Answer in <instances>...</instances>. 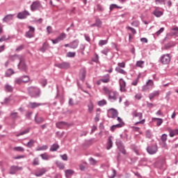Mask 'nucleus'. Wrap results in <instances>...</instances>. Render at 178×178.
<instances>
[{
	"instance_id": "nucleus-1",
	"label": "nucleus",
	"mask_w": 178,
	"mask_h": 178,
	"mask_svg": "<svg viewBox=\"0 0 178 178\" xmlns=\"http://www.w3.org/2000/svg\"><path fill=\"white\" fill-rule=\"evenodd\" d=\"M28 94L31 98H38L41 95V90L37 87L31 86L27 89Z\"/></svg>"
},
{
	"instance_id": "nucleus-2",
	"label": "nucleus",
	"mask_w": 178,
	"mask_h": 178,
	"mask_svg": "<svg viewBox=\"0 0 178 178\" xmlns=\"http://www.w3.org/2000/svg\"><path fill=\"white\" fill-rule=\"evenodd\" d=\"M133 119L136 118H138L139 122H137L135 123V125L137 126V124H144L145 120H143V113H138L137 110H134L131 113Z\"/></svg>"
},
{
	"instance_id": "nucleus-3",
	"label": "nucleus",
	"mask_w": 178,
	"mask_h": 178,
	"mask_svg": "<svg viewBox=\"0 0 178 178\" xmlns=\"http://www.w3.org/2000/svg\"><path fill=\"white\" fill-rule=\"evenodd\" d=\"M104 91L106 95L108 96V99H113V101H116V99H118V92L116 91L109 90L108 88H104Z\"/></svg>"
},
{
	"instance_id": "nucleus-4",
	"label": "nucleus",
	"mask_w": 178,
	"mask_h": 178,
	"mask_svg": "<svg viewBox=\"0 0 178 178\" xmlns=\"http://www.w3.org/2000/svg\"><path fill=\"white\" fill-rule=\"evenodd\" d=\"M154 81H152V79H149L146 82V84L142 87L143 92H149L150 90H152V88H154Z\"/></svg>"
},
{
	"instance_id": "nucleus-5",
	"label": "nucleus",
	"mask_w": 178,
	"mask_h": 178,
	"mask_svg": "<svg viewBox=\"0 0 178 178\" xmlns=\"http://www.w3.org/2000/svg\"><path fill=\"white\" fill-rule=\"evenodd\" d=\"M172 58L170 57V54H163L160 57V62L162 65H169L170 63Z\"/></svg>"
},
{
	"instance_id": "nucleus-6",
	"label": "nucleus",
	"mask_w": 178,
	"mask_h": 178,
	"mask_svg": "<svg viewBox=\"0 0 178 178\" xmlns=\"http://www.w3.org/2000/svg\"><path fill=\"white\" fill-rule=\"evenodd\" d=\"M118 115L119 112L115 108H110L108 110L107 116L111 119H116Z\"/></svg>"
},
{
	"instance_id": "nucleus-7",
	"label": "nucleus",
	"mask_w": 178,
	"mask_h": 178,
	"mask_svg": "<svg viewBox=\"0 0 178 178\" xmlns=\"http://www.w3.org/2000/svg\"><path fill=\"white\" fill-rule=\"evenodd\" d=\"M119 151L123 154V155H127V152H126V149H124V145H123V142L122 140H118L115 143Z\"/></svg>"
},
{
	"instance_id": "nucleus-8",
	"label": "nucleus",
	"mask_w": 178,
	"mask_h": 178,
	"mask_svg": "<svg viewBox=\"0 0 178 178\" xmlns=\"http://www.w3.org/2000/svg\"><path fill=\"white\" fill-rule=\"evenodd\" d=\"M18 69L22 72L27 71V65H26V60H24V57H22V59L19 60V63L18 64Z\"/></svg>"
},
{
	"instance_id": "nucleus-9",
	"label": "nucleus",
	"mask_w": 178,
	"mask_h": 178,
	"mask_svg": "<svg viewBox=\"0 0 178 178\" xmlns=\"http://www.w3.org/2000/svg\"><path fill=\"white\" fill-rule=\"evenodd\" d=\"M65 38H66V33H62L55 40L50 39V41H51L53 44H58L60 42V41H63Z\"/></svg>"
},
{
	"instance_id": "nucleus-10",
	"label": "nucleus",
	"mask_w": 178,
	"mask_h": 178,
	"mask_svg": "<svg viewBox=\"0 0 178 178\" xmlns=\"http://www.w3.org/2000/svg\"><path fill=\"white\" fill-rule=\"evenodd\" d=\"M23 79H26V80H24ZM29 81H30V76L24 75L23 76V78H22V76L19 78H17L15 81V83H16V84L20 85L22 83H29Z\"/></svg>"
},
{
	"instance_id": "nucleus-11",
	"label": "nucleus",
	"mask_w": 178,
	"mask_h": 178,
	"mask_svg": "<svg viewBox=\"0 0 178 178\" xmlns=\"http://www.w3.org/2000/svg\"><path fill=\"white\" fill-rule=\"evenodd\" d=\"M28 29H29V31L26 33L25 36L26 38H33L35 35L34 33H35V28L29 26H28Z\"/></svg>"
},
{
	"instance_id": "nucleus-12",
	"label": "nucleus",
	"mask_w": 178,
	"mask_h": 178,
	"mask_svg": "<svg viewBox=\"0 0 178 178\" xmlns=\"http://www.w3.org/2000/svg\"><path fill=\"white\" fill-rule=\"evenodd\" d=\"M147 151L150 155H154V154H156V152H158V146L156 145L148 146L147 147Z\"/></svg>"
},
{
	"instance_id": "nucleus-13",
	"label": "nucleus",
	"mask_w": 178,
	"mask_h": 178,
	"mask_svg": "<svg viewBox=\"0 0 178 178\" xmlns=\"http://www.w3.org/2000/svg\"><path fill=\"white\" fill-rule=\"evenodd\" d=\"M23 170V167H19L18 165H12L10 168V175H16L17 172Z\"/></svg>"
},
{
	"instance_id": "nucleus-14",
	"label": "nucleus",
	"mask_w": 178,
	"mask_h": 178,
	"mask_svg": "<svg viewBox=\"0 0 178 178\" xmlns=\"http://www.w3.org/2000/svg\"><path fill=\"white\" fill-rule=\"evenodd\" d=\"M34 121L36 124H42L45 122V118L44 117H41L38 115V113L35 115Z\"/></svg>"
},
{
	"instance_id": "nucleus-15",
	"label": "nucleus",
	"mask_w": 178,
	"mask_h": 178,
	"mask_svg": "<svg viewBox=\"0 0 178 178\" xmlns=\"http://www.w3.org/2000/svg\"><path fill=\"white\" fill-rule=\"evenodd\" d=\"M165 163H166L165 159H161L157 162H156L154 165L156 168H158V169H164Z\"/></svg>"
},
{
	"instance_id": "nucleus-16",
	"label": "nucleus",
	"mask_w": 178,
	"mask_h": 178,
	"mask_svg": "<svg viewBox=\"0 0 178 178\" xmlns=\"http://www.w3.org/2000/svg\"><path fill=\"white\" fill-rule=\"evenodd\" d=\"M55 66L56 67H58V69H63L66 70L67 69H69V67H70V63L67 62H63L61 63L56 64Z\"/></svg>"
},
{
	"instance_id": "nucleus-17",
	"label": "nucleus",
	"mask_w": 178,
	"mask_h": 178,
	"mask_svg": "<svg viewBox=\"0 0 178 178\" xmlns=\"http://www.w3.org/2000/svg\"><path fill=\"white\" fill-rule=\"evenodd\" d=\"M40 8H41V2L36 1L33 2V3L31 4V10H32V12H34L40 9Z\"/></svg>"
},
{
	"instance_id": "nucleus-18",
	"label": "nucleus",
	"mask_w": 178,
	"mask_h": 178,
	"mask_svg": "<svg viewBox=\"0 0 178 178\" xmlns=\"http://www.w3.org/2000/svg\"><path fill=\"white\" fill-rule=\"evenodd\" d=\"M27 16H30V13L27 10H24L22 12H20L17 14V17L18 19H26L27 18Z\"/></svg>"
},
{
	"instance_id": "nucleus-19",
	"label": "nucleus",
	"mask_w": 178,
	"mask_h": 178,
	"mask_svg": "<svg viewBox=\"0 0 178 178\" xmlns=\"http://www.w3.org/2000/svg\"><path fill=\"white\" fill-rule=\"evenodd\" d=\"M119 83H120V91H122V92H126V91H127L126 81L124 80H123V79L121 78L119 80Z\"/></svg>"
},
{
	"instance_id": "nucleus-20",
	"label": "nucleus",
	"mask_w": 178,
	"mask_h": 178,
	"mask_svg": "<svg viewBox=\"0 0 178 178\" xmlns=\"http://www.w3.org/2000/svg\"><path fill=\"white\" fill-rule=\"evenodd\" d=\"M48 172V170L47 168H41L38 172L35 173V176L37 177H40V176H42L43 175H45Z\"/></svg>"
},
{
	"instance_id": "nucleus-21",
	"label": "nucleus",
	"mask_w": 178,
	"mask_h": 178,
	"mask_svg": "<svg viewBox=\"0 0 178 178\" xmlns=\"http://www.w3.org/2000/svg\"><path fill=\"white\" fill-rule=\"evenodd\" d=\"M86 68H82L80 70V73H79V77L82 81H84V80H86Z\"/></svg>"
},
{
	"instance_id": "nucleus-22",
	"label": "nucleus",
	"mask_w": 178,
	"mask_h": 178,
	"mask_svg": "<svg viewBox=\"0 0 178 178\" xmlns=\"http://www.w3.org/2000/svg\"><path fill=\"white\" fill-rule=\"evenodd\" d=\"M3 90L6 92H13V87L8 83L3 86Z\"/></svg>"
},
{
	"instance_id": "nucleus-23",
	"label": "nucleus",
	"mask_w": 178,
	"mask_h": 178,
	"mask_svg": "<svg viewBox=\"0 0 178 178\" xmlns=\"http://www.w3.org/2000/svg\"><path fill=\"white\" fill-rule=\"evenodd\" d=\"M42 104L37 103V102H29V106L31 109H35V108H38V106H42Z\"/></svg>"
},
{
	"instance_id": "nucleus-24",
	"label": "nucleus",
	"mask_w": 178,
	"mask_h": 178,
	"mask_svg": "<svg viewBox=\"0 0 178 178\" xmlns=\"http://www.w3.org/2000/svg\"><path fill=\"white\" fill-rule=\"evenodd\" d=\"M59 148H60L59 145L57 143H56L51 145L49 151H50V152H55Z\"/></svg>"
},
{
	"instance_id": "nucleus-25",
	"label": "nucleus",
	"mask_w": 178,
	"mask_h": 178,
	"mask_svg": "<svg viewBox=\"0 0 178 178\" xmlns=\"http://www.w3.org/2000/svg\"><path fill=\"white\" fill-rule=\"evenodd\" d=\"M160 92L159 90H155L154 92H152V93H150L149 95V98L150 99V101H152V99H154V98H155V97H159Z\"/></svg>"
},
{
	"instance_id": "nucleus-26",
	"label": "nucleus",
	"mask_w": 178,
	"mask_h": 178,
	"mask_svg": "<svg viewBox=\"0 0 178 178\" xmlns=\"http://www.w3.org/2000/svg\"><path fill=\"white\" fill-rule=\"evenodd\" d=\"M168 131H169L170 137H175V136H178V129H169Z\"/></svg>"
},
{
	"instance_id": "nucleus-27",
	"label": "nucleus",
	"mask_w": 178,
	"mask_h": 178,
	"mask_svg": "<svg viewBox=\"0 0 178 178\" xmlns=\"http://www.w3.org/2000/svg\"><path fill=\"white\" fill-rule=\"evenodd\" d=\"M79 43L80 41H79V40H75L72 41V42H70V48H72V49H76V48L79 47Z\"/></svg>"
},
{
	"instance_id": "nucleus-28",
	"label": "nucleus",
	"mask_w": 178,
	"mask_h": 178,
	"mask_svg": "<svg viewBox=\"0 0 178 178\" xmlns=\"http://www.w3.org/2000/svg\"><path fill=\"white\" fill-rule=\"evenodd\" d=\"M22 57H23V56H22V55L15 54V55L10 56V59L13 61H15V60L20 61V60L22 58Z\"/></svg>"
},
{
	"instance_id": "nucleus-29",
	"label": "nucleus",
	"mask_w": 178,
	"mask_h": 178,
	"mask_svg": "<svg viewBox=\"0 0 178 178\" xmlns=\"http://www.w3.org/2000/svg\"><path fill=\"white\" fill-rule=\"evenodd\" d=\"M153 122H156V124L158 127L163 123V120L162 118H152Z\"/></svg>"
},
{
	"instance_id": "nucleus-30",
	"label": "nucleus",
	"mask_w": 178,
	"mask_h": 178,
	"mask_svg": "<svg viewBox=\"0 0 178 178\" xmlns=\"http://www.w3.org/2000/svg\"><path fill=\"white\" fill-rule=\"evenodd\" d=\"M176 45V43L175 42H170L164 45V49H170V48H173Z\"/></svg>"
},
{
	"instance_id": "nucleus-31",
	"label": "nucleus",
	"mask_w": 178,
	"mask_h": 178,
	"mask_svg": "<svg viewBox=\"0 0 178 178\" xmlns=\"http://www.w3.org/2000/svg\"><path fill=\"white\" fill-rule=\"evenodd\" d=\"M40 156L43 159V161H49L51 159V155L48 154V153H43L40 154Z\"/></svg>"
},
{
	"instance_id": "nucleus-32",
	"label": "nucleus",
	"mask_w": 178,
	"mask_h": 178,
	"mask_svg": "<svg viewBox=\"0 0 178 178\" xmlns=\"http://www.w3.org/2000/svg\"><path fill=\"white\" fill-rule=\"evenodd\" d=\"M113 147V142L112 141V136H109L107 141L106 149H111Z\"/></svg>"
},
{
	"instance_id": "nucleus-33",
	"label": "nucleus",
	"mask_w": 178,
	"mask_h": 178,
	"mask_svg": "<svg viewBox=\"0 0 178 178\" xmlns=\"http://www.w3.org/2000/svg\"><path fill=\"white\" fill-rule=\"evenodd\" d=\"M10 20H13V15H12V14L7 15L3 19V22H5L6 23H9V22H10Z\"/></svg>"
},
{
	"instance_id": "nucleus-34",
	"label": "nucleus",
	"mask_w": 178,
	"mask_h": 178,
	"mask_svg": "<svg viewBox=\"0 0 178 178\" xmlns=\"http://www.w3.org/2000/svg\"><path fill=\"white\" fill-rule=\"evenodd\" d=\"M100 81H102V83H109V81H111V76L109 74H106L103 76V79H100Z\"/></svg>"
},
{
	"instance_id": "nucleus-35",
	"label": "nucleus",
	"mask_w": 178,
	"mask_h": 178,
	"mask_svg": "<svg viewBox=\"0 0 178 178\" xmlns=\"http://www.w3.org/2000/svg\"><path fill=\"white\" fill-rule=\"evenodd\" d=\"M10 118H11L13 120H16V119H18V118H20V115L17 112H13L10 114Z\"/></svg>"
},
{
	"instance_id": "nucleus-36",
	"label": "nucleus",
	"mask_w": 178,
	"mask_h": 178,
	"mask_svg": "<svg viewBox=\"0 0 178 178\" xmlns=\"http://www.w3.org/2000/svg\"><path fill=\"white\" fill-rule=\"evenodd\" d=\"M49 48V44L47 42H44L43 44H42V48L40 49V51L41 52H45V51L47 49H48Z\"/></svg>"
},
{
	"instance_id": "nucleus-37",
	"label": "nucleus",
	"mask_w": 178,
	"mask_h": 178,
	"mask_svg": "<svg viewBox=\"0 0 178 178\" xmlns=\"http://www.w3.org/2000/svg\"><path fill=\"white\" fill-rule=\"evenodd\" d=\"M67 122L61 121V122H57L56 126V127H58V129H63V126H67Z\"/></svg>"
},
{
	"instance_id": "nucleus-38",
	"label": "nucleus",
	"mask_w": 178,
	"mask_h": 178,
	"mask_svg": "<svg viewBox=\"0 0 178 178\" xmlns=\"http://www.w3.org/2000/svg\"><path fill=\"white\" fill-rule=\"evenodd\" d=\"M115 72H117V73H120V74H127V72L124 71V70L120 68V67H116Z\"/></svg>"
},
{
	"instance_id": "nucleus-39",
	"label": "nucleus",
	"mask_w": 178,
	"mask_h": 178,
	"mask_svg": "<svg viewBox=\"0 0 178 178\" xmlns=\"http://www.w3.org/2000/svg\"><path fill=\"white\" fill-rule=\"evenodd\" d=\"M74 175V171L72 170H65V177H70V176H73Z\"/></svg>"
},
{
	"instance_id": "nucleus-40",
	"label": "nucleus",
	"mask_w": 178,
	"mask_h": 178,
	"mask_svg": "<svg viewBox=\"0 0 178 178\" xmlns=\"http://www.w3.org/2000/svg\"><path fill=\"white\" fill-rule=\"evenodd\" d=\"M48 149V145H44L43 146H38L36 147L35 151H47Z\"/></svg>"
},
{
	"instance_id": "nucleus-41",
	"label": "nucleus",
	"mask_w": 178,
	"mask_h": 178,
	"mask_svg": "<svg viewBox=\"0 0 178 178\" xmlns=\"http://www.w3.org/2000/svg\"><path fill=\"white\" fill-rule=\"evenodd\" d=\"M13 74H15V71L13 69H8L6 72V76L10 77Z\"/></svg>"
},
{
	"instance_id": "nucleus-42",
	"label": "nucleus",
	"mask_w": 178,
	"mask_h": 178,
	"mask_svg": "<svg viewBox=\"0 0 178 178\" xmlns=\"http://www.w3.org/2000/svg\"><path fill=\"white\" fill-rule=\"evenodd\" d=\"M153 15L156 16V17H161V16L163 15V13L160 10H155L153 11Z\"/></svg>"
},
{
	"instance_id": "nucleus-43",
	"label": "nucleus",
	"mask_w": 178,
	"mask_h": 178,
	"mask_svg": "<svg viewBox=\"0 0 178 178\" xmlns=\"http://www.w3.org/2000/svg\"><path fill=\"white\" fill-rule=\"evenodd\" d=\"M56 165L57 168H59L61 170H63V169H65V164H63V162L56 161Z\"/></svg>"
},
{
	"instance_id": "nucleus-44",
	"label": "nucleus",
	"mask_w": 178,
	"mask_h": 178,
	"mask_svg": "<svg viewBox=\"0 0 178 178\" xmlns=\"http://www.w3.org/2000/svg\"><path fill=\"white\" fill-rule=\"evenodd\" d=\"M88 108L89 113H91L92 111H94V104H92V102H90V103L88 104Z\"/></svg>"
},
{
	"instance_id": "nucleus-45",
	"label": "nucleus",
	"mask_w": 178,
	"mask_h": 178,
	"mask_svg": "<svg viewBox=\"0 0 178 178\" xmlns=\"http://www.w3.org/2000/svg\"><path fill=\"white\" fill-rule=\"evenodd\" d=\"M35 143V141H34V140L31 139L29 140V142H28L25 145H26V147H28V148H31V147H33V145H34Z\"/></svg>"
},
{
	"instance_id": "nucleus-46",
	"label": "nucleus",
	"mask_w": 178,
	"mask_h": 178,
	"mask_svg": "<svg viewBox=\"0 0 178 178\" xmlns=\"http://www.w3.org/2000/svg\"><path fill=\"white\" fill-rule=\"evenodd\" d=\"M89 163H90V165H92L93 166H95V165L97 163H98V161L97 160H95L94 158L90 157L89 159Z\"/></svg>"
},
{
	"instance_id": "nucleus-47",
	"label": "nucleus",
	"mask_w": 178,
	"mask_h": 178,
	"mask_svg": "<svg viewBox=\"0 0 178 178\" xmlns=\"http://www.w3.org/2000/svg\"><path fill=\"white\" fill-rule=\"evenodd\" d=\"M111 51V49L109 48L106 47L103 50H102L101 53L103 54V55H105L106 56H108V53Z\"/></svg>"
},
{
	"instance_id": "nucleus-48",
	"label": "nucleus",
	"mask_w": 178,
	"mask_h": 178,
	"mask_svg": "<svg viewBox=\"0 0 178 178\" xmlns=\"http://www.w3.org/2000/svg\"><path fill=\"white\" fill-rule=\"evenodd\" d=\"M122 9V6H118V5H116V4H111V6H110V10L111 11H112V10H113V9Z\"/></svg>"
},
{
	"instance_id": "nucleus-49",
	"label": "nucleus",
	"mask_w": 178,
	"mask_h": 178,
	"mask_svg": "<svg viewBox=\"0 0 178 178\" xmlns=\"http://www.w3.org/2000/svg\"><path fill=\"white\" fill-rule=\"evenodd\" d=\"M30 131V129H27L17 134V137H20V136H24V134H27Z\"/></svg>"
},
{
	"instance_id": "nucleus-50",
	"label": "nucleus",
	"mask_w": 178,
	"mask_h": 178,
	"mask_svg": "<svg viewBox=\"0 0 178 178\" xmlns=\"http://www.w3.org/2000/svg\"><path fill=\"white\" fill-rule=\"evenodd\" d=\"M26 118L28 119V120H31V116H33V111H28L26 115Z\"/></svg>"
},
{
	"instance_id": "nucleus-51",
	"label": "nucleus",
	"mask_w": 178,
	"mask_h": 178,
	"mask_svg": "<svg viewBox=\"0 0 178 178\" xmlns=\"http://www.w3.org/2000/svg\"><path fill=\"white\" fill-rule=\"evenodd\" d=\"M67 58H74L76 56V52L69 51L66 55Z\"/></svg>"
},
{
	"instance_id": "nucleus-52",
	"label": "nucleus",
	"mask_w": 178,
	"mask_h": 178,
	"mask_svg": "<svg viewBox=\"0 0 178 178\" xmlns=\"http://www.w3.org/2000/svg\"><path fill=\"white\" fill-rule=\"evenodd\" d=\"M12 101V99H10V97H6L3 102H1L2 105H6V104H9Z\"/></svg>"
},
{
	"instance_id": "nucleus-53",
	"label": "nucleus",
	"mask_w": 178,
	"mask_h": 178,
	"mask_svg": "<svg viewBox=\"0 0 178 178\" xmlns=\"http://www.w3.org/2000/svg\"><path fill=\"white\" fill-rule=\"evenodd\" d=\"M168 140V135L164 134L161 136V140L163 141V144H166V141Z\"/></svg>"
},
{
	"instance_id": "nucleus-54",
	"label": "nucleus",
	"mask_w": 178,
	"mask_h": 178,
	"mask_svg": "<svg viewBox=\"0 0 178 178\" xmlns=\"http://www.w3.org/2000/svg\"><path fill=\"white\" fill-rule=\"evenodd\" d=\"M40 84L42 85V87H45L47 84H48V81L46 79H43L40 80Z\"/></svg>"
},
{
	"instance_id": "nucleus-55",
	"label": "nucleus",
	"mask_w": 178,
	"mask_h": 178,
	"mask_svg": "<svg viewBox=\"0 0 178 178\" xmlns=\"http://www.w3.org/2000/svg\"><path fill=\"white\" fill-rule=\"evenodd\" d=\"M32 165H34V166H37V165H40V160L38 159V157H36L33 159Z\"/></svg>"
},
{
	"instance_id": "nucleus-56",
	"label": "nucleus",
	"mask_w": 178,
	"mask_h": 178,
	"mask_svg": "<svg viewBox=\"0 0 178 178\" xmlns=\"http://www.w3.org/2000/svg\"><path fill=\"white\" fill-rule=\"evenodd\" d=\"M136 66L138 67H144V61H143V60L137 61Z\"/></svg>"
},
{
	"instance_id": "nucleus-57",
	"label": "nucleus",
	"mask_w": 178,
	"mask_h": 178,
	"mask_svg": "<svg viewBox=\"0 0 178 178\" xmlns=\"http://www.w3.org/2000/svg\"><path fill=\"white\" fill-rule=\"evenodd\" d=\"M106 100L102 99L98 102L99 106H104V105H106Z\"/></svg>"
},
{
	"instance_id": "nucleus-58",
	"label": "nucleus",
	"mask_w": 178,
	"mask_h": 178,
	"mask_svg": "<svg viewBox=\"0 0 178 178\" xmlns=\"http://www.w3.org/2000/svg\"><path fill=\"white\" fill-rule=\"evenodd\" d=\"M108 44V40H99V47H103V45H106Z\"/></svg>"
},
{
	"instance_id": "nucleus-59",
	"label": "nucleus",
	"mask_w": 178,
	"mask_h": 178,
	"mask_svg": "<svg viewBox=\"0 0 178 178\" xmlns=\"http://www.w3.org/2000/svg\"><path fill=\"white\" fill-rule=\"evenodd\" d=\"M15 151H17L18 152H24V148L22 147H14Z\"/></svg>"
},
{
	"instance_id": "nucleus-60",
	"label": "nucleus",
	"mask_w": 178,
	"mask_h": 178,
	"mask_svg": "<svg viewBox=\"0 0 178 178\" xmlns=\"http://www.w3.org/2000/svg\"><path fill=\"white\" fill-rule=\"evenodd\" d=\"M95 24H96L97 27H101V26H102V22L101 21V19H97Z\"/></svg>"
},
{
	"instance_id": "nucleus-61",
	"label": "nucleus",
	"mask_w": 178,
	"mask_h": 178,
	"mask_svg": "<svg viewBox=\"0 0 178 178\" xmlns=\"http://www.w3.org/2000/svg\"><path fill=\"white\" fill-rule=\"evenodd\" d=\"M112 172H113L112 175H108V178H115V177H116V170L113 169Z\"/></svg>"
},
{
	"instance_id": "nucleus-62",
	"label": "nucleus",
	"mask_w": 178,
	"mask_h": 178,
	"mask_svg": "<svg viewBox=\"0 0 178 178\" xmlns=\"http://www.w3.org/2000/svg\"><path fill=\"white\" fill-rule=\"evenodd\" d=\"M172 35H176V34H178V27L177 26L172 28Z\"/></svg>"
},
{
	"instance_id": "nucleus-63",
	"label": "nucleus",
	"mask_w": 178,
	"mask_h": 178,
	"mask_svg": "<svg viewBox=\"0 0 178 178\" xmlns=\"http://www.w3.org/2000/svg\"><path fill=\"white\" fill-rule=\"evenodd\" d=\"M97 9L98 12H104V7L101 4H97Z\"/></svg>"
},
{
	"instance_id": "nucleus-64",
	"label": "nucleus",
	"mask_w": 178,
	"mask_h": 178,
	"mask_svg": "<svg viewBox=\"0 0 178 178\" xmlns=\"http://www.w3.org/2000/svg\"><path fill=\"white\" fill-rule=\"evenodd\" d=\"M61 159H63V161H67V154H61L60 155Z\"/></svg>"
}]
</instances>
